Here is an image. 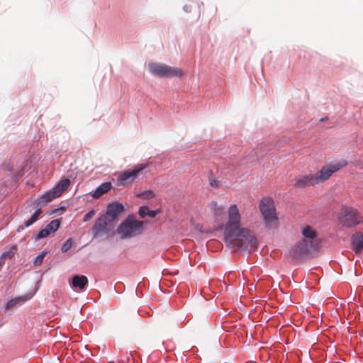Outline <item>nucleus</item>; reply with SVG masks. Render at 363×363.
I'll return each instance as SVG.
<instances>
[{
	"mask_svg": "<svg viewBox=\"0 0 363 363\" xmlns=\"http://www.w3.org/2000/svg\"><path fill=\"white\" fill-rule=\"evenodd\" d=\"M50 234H51L48 228L45 227L44 229L41 230L35 236L36 240H39L41 238H44L48 237Z\"/></svg>",
	"mask_w": 363,
	"mask_h": 363,
	"instance_id": "b1692460",
	"label": "nucleus"
},
{
	"mask_svg": "<svg viewBox=\"0 0 363 363\" xmlns=\"http://www.w3.org/2000/svg\"><path fill=\"white\" fill-rule=\"evenodd\" d=\"M159 212H160L159 210L158 211L150 210L148 206H141L139 209V216L143 218L147 216L150 218H155L158 214Z\"/></svg>",
	"mask_w": 363,
	"mask_h": 363,
	"instance_id": "a211bd4d",
	"label": "nucleus"
},
{
	"mask_svg": "<svg viewBox=\"0 0 363 363\" xmlns=\"http://www.w3.org/2000/svg\"><path fill=\"white\" fill-rule=\"evenodd\" d=\"M70 185V180L65 179L60 181L58 184L53 188V190L59 197L65 191H66Z\"/></svg>",
	"mask_w": 363,
	"mask_h": 363,
	"instance_id": "dca6fc26",
	"label": "nucleus"
},
{
	"mask_svg": "<svg viewBox=\"0 0 363 363\" xmlns=\"http://www.w3.org/2000/svg\"><path fill=\"white\" fill-rule=\"evenodd\" d=\"M347 164V162L345 160H340L333 164L323 167L316 174H314L315 177L317 179V183L318 184L327 180L334 172L341 169Z\"/></svg>",
	"mask_w": 363,
	"mask_h": 363,
	"instance_id": "423d86ee",
	"label": "nucleus"
},
{
	"mask_svg": "<svg viewBox=\"0 0 363 363\" xmlns=\"http://www.w3.org/2000/svg\"><path fill=\"white\" fill-rule=\"evenodd\" d=\"M242 217L239 208L232 204L228 210V220L223 225L224 239L227 245L233 250L254 251L257 240L254 233L241 225Z\"/></svg>",
	"mask_w": 363,
	"mask_h": 363,
	"instance_id": "f257e3e1",
	"label": "nucleus"
},
{
	"mask_svg": "<svg viewBox=\"0 0 363 363\" xmlns=\"http://www.w3.org/2000/svg\"><path fill=\"white\" fill-rule=\"evenodd\" d=\"M95 215V211L94 210H91V211H89V212H87L84 218H83V221L84 222H86L88 220H89L91 218H92V217Z\"/></svg>",
	"mask_w": 363,
	"mask_h": 363,
	"instance_id": "cd10ccee",
	"label": "nucleus"
},
{
	"mask_svg": "<svg viewBox=\"0 0 363 363\" xmlns=\"http://www.w3.org/2000/svg\"><path fill=\"white\" fill-rule=\"evenodd\" d=\"M312 241L307 239H303L296 242L291 250L292 256L297 259H301L304 255H307L312 248Z\"/></svg>",
	"mask_w": 363,
	"mask_h": 363,
	"instance_id": "1a4fd4ad",
	"label": "nucleus"
},
{
	"mask_svg": "<svg viewBox=\"0 0 363 363\" xmlns=\"http://www.w3.org/2000/svg\"><path fill=\"white\" fill-rule=\"evenodd\" d=\"M45 256V252H42L40 254H39L34 260V264L35 265H40L42 262Z\"/></svg>",
	"mask_w": 363,
	"mask_h": 363,
	"instance_id": "bb28decb",
	"label": "nucleus"
},
{
	"mask_svg": "<svg viewBox=\"0 0 363 363\" xmlns=\"http://www.w3.org/2000/svg\"><path fill=\"white\" fill-rule=\"evenodd\" d=\"M26 299L23 298V297H18V298H14V299H12L11 301H9L8 303H7V308H12L13 307L16 303H20V302H23L24 301H26Z\"/></svg>",
	"mask_w": 363,
	"mask_h": 363,
	"instance_id": "a878e982",
	"label": "nucleus"
},
{
	"mask_svg": "<svg viewBox=\"0 0 363 363\" xmlns=\"http://www.w3.org/2000/svg\"><path fill=\"white\" fill-rule=\"evenodd\" d=\"M302 233L304 236L303 239H307L308 240H311L312 242L316 236L315 232L310 226H306L304 228Z\"/></svg>",
	"mask_w": 363,
	"mask_h": 363,
	"instance_id": "aec40b11",
	"label": "nucleus"
},
{
	"mask_svg": "<svg viewBox=\"0 0 363 363\" xmlns=\"http://www.w3.org/2000/svg\"><path fill=\"white\" fill-rule=\"evenodd\" d=\"M41 213H42V211L40 208L36 210L34 212V213L32 215L30 218H29L28 220L25 221V223H24L25 227L28 228V227L30 226L31 225H33L34 223H35L38 220V218Z\"/></svg>",
	"mask_w": 363,
	"mask_h": 363,
	"instance_id": "412c9836",
	"label": "nucleus"
},
{
	"mask_svg": "<svg viewBox=\"0 0 363 363\" xmlns=\"http://www.w3.org/2000/svg\"><path fill=\"white\" fill-rule=\"evenodd\" d=\"M17 251L16 245H11L5 247V250L0 258H3V260L5 258H11Z\"/></svg>",
	"mask_w": 363,
	"mask_h": 363,
	"instance_id": "6ab92c4d",
	"label": "nucleus"
},
{
	"mask_svg": "<svg viewBox=\"0 0 363 363\" xmlns=\"http://www.w3.org/2000/svg\"><path fill=\"white\" fill-rule=\"evenodd\" d=\"M136 196L144 199H151L155 196V194L152 190H147L143 192L138 194Z\"/></svg>",
	"mask_w": 363,
	"mask_h": 363,
	"instance_id": "5701e85b",
	"label": "nucleus"
},
{
	"mask_svg": "<svg viewBox=\"0 0 363 363\" xmlns=\"http://www.w3.org/2000/svg\"><path fill=\"white\" fill-rule=\"evenodd\" d=\"M144 221H139L133 216H128L117 229L121 239L135 237L143 231Z\"/></svg>",
	"mask_w": 363,
	"mask_h": 363,
	"instance_id": "7ed1b4c3",
	"label": "nucleus"
},
{
	"mask_svg": "<svg viewBox=\"0 0 363 363\" xmlns=\"http://www.w3.org/2000/svg\"><path fill=\"white\" fill-rule=\"evenodd\" d=\"M210 184L212 186H215L216 188L219 187L220 186V182L216 180V179H211L210 181Z\"/></svg>",
	"mask_w": 363,
	"mask_h": 363,
	"instance_id": "c85d7f7f",
	"label": "nucleus"
},
{
	"mask_svg": "<svg viewBox=\"0 0 363 363\" xmlns=\"http://www.w3.org/2000/svg\"><path fill=\"white\" fill-rule=\"evenodd\" d=\"M123 210V205L121 203L115 202L107 206L106 212L104 216L116 223L118 220V216Z\"/></svg>",
	"mask_w": 363,
	"mask_h": 363,
	"instance_id": "9d476101",
	"label": "nucleus"
},
{
	"mask_svg": "<svg viewBox=\"0 0 363 363\" xmlns=\"http://www.w3.org/2000/svg\"><path fill=\"white\" fill-rule=\"evenodd\" d=\"M362 218L358 215L356 209L352 208H344L342 210V215L340 216V223L346 227H352L360 223Z\"/></svg>",
	"mask_w": 363,
	"mask_h": 363,
	"instance_id": "0eeeda50",
	"label": "nucleus"
},
{
	"mask_svg": "<svg viewBox=\"0 0 363 363\" xmlns=\"http://www.w3.org/2000/svg\"><path fill=\"white\" fill-rule=\"evenodd\" d=\"M317 183V179L314 174H308L302 177H299L296 179L294 186L297 188H305L311 186H313Z\"/></svg>",
	"mask_w": 363,
	"mask_h": 363,
	"instance_id": "9b49d317",
	"label": "nucleus"
},
{
	"mask_svg": "<svg viewBox=\"0 0 363 363\" xmlns=\"http://www.w3.org/2000/svg\"><path fill=\"white\" fill-rule=\"evenodd\" d=\"M352 250L357 253H361L363 250V233H357L352 237Z\"/></svg>",
	"mask_w": 363,
	"mask_h": 363,
	"instance_id": "ddd939ff",
	"label": "nucleus"
},
{
	"mask_svg": "<svg viewBox=\"0 0 363 363\" xmlns=\"http://www.w3.org/2000/svg\"><path fill=\"white\" fill-rule=\"evenodd\" d=\"M60 226V220L59 219H55L48 223L46 226L50 233H55Z\"/></svg>",
	"mask_w": 363,
	"mask_h": 363,
	"instance_id": "4be33fe9",
	"label": "nucleus"
},
{
	"mask_svg": "<svg viewBox=\"0 0 363 363\" xmlns=\"http://www.w3.org/2000/svg\"><path fill=\"white\" fill-rule=\"evenodd\" d=\"M58 197L55 191L52 189L45 192L40 197L38 198V204L44 206L48 202L51 201L53 199Z\"/></svg>",
	"mask_w": 363,
	"mask_h": 363,
	"instance_id": "2eb2a0df",
	"label": "nucleus"
},
{
	"mask_svg": "<svg viewBox=\"0 0 363 363\" xmlns=\"http://www.w3.org/2000/svg\"><path fill=\"white\" fill-rule=\"evenodd\" d=\"M259 207L265 227L269 229L277 228L279 225V218L276 215V208L272 199L269 197L262 199Z\"/></svg>",
	"mask_w": 363,
	"mask_h": 363,
	"instance_id": "f03ea898",
	"label": "nucleus"
},
{
	"mask_svg": "<svg viewBox=\"0 0 363 363\" xmlns=\"http://www.w3.org/2000/svg\"><path fill=\"white\" fill-rule=\"evenodd\" d=\"M116 223L106 217L104 215L99 217L95 222L92 228L94 237L101 235H111L113 233V230Z\"/></svg>",
	"mask_w": 363,
	"mask_h": 363,
	"instance_id": "39448f33",
	"label": "nucleus"
},
{
	"mask_svg": "<svg viewBox=\"0 0 363 363\" xmlns=\"http://www.w3.org/2000/svg\"><path fill=\"white\" fill-rule=\"evenodd\" d=\"M209 208H211V210L213 211L215 216H216V217L223 216L225 212V206H223L220 204H218V203L217 201H211L209 203Z\"/></svg>",
	"mask_w": 363,
	"mask_h": 363,
	"instance_id": "f3484780",
	"label": "nucleus"
},
{
	"mask_svg": "<svg viewBox=\"0 0 363 363\" xmlns=\"http://www.w3.org/2000/svg\"><path fill=\"white\" fill-rule=\"evenodd\" d=\"M147 164H140L135 167L132 170H127L121 172L118 178V185L125 186L131 184L137 178L138 174L147 167Z\"/></svg>",
	"mask_w": 363,
	"mask_h": 363,
	"instance_id": "6e6552de",
	"label": "nucleus"
},
{
	"mask_svg": "<svg viewBox=\"0 0 363 363\" xmlns=\"http://www.w3.org/2000/svg\"><path fill=\"white\" fill-rule=\"evenodd\" d=\"M112 187V184L109 182L102 183L92 193L91 196L94 199H99L104 194L107 193Z\"/></svg>",
	"mask_w": 363,
	"mask_h": 363,
	"instance_id": "4468645a",
	"label": "nucleus"
},
{
	"mask_svg": "<svg viewBox=\"0 0 363 363\" xmlns=\"http://www.w3.org/2000/svg\"><path fill=\"white\" fill-rule=\"evenodd\" d=\"M89 281L84 275H74L72 279L71 285L74 289L84 291L88 285Z\"/></svg>",
	"mask_w": 363,
	"mask_h": 363,
	"instance_id": "f8f14e48",
	"label": "nucleus"
},
{
	"mask_svg": "<svg viewBox=\"0 0 363 363\" xmlns=\"http://www.w3.org/2000/svg\"><path fill=\"white\" fill-rule=\"evenodd\" d=\"M4 264H5V261L3 260V258H0V269L4 265Z\"/></svg>",
	"mask_w": 363,
	"mask_h": 363,
	"instance_id": "c756f323",
	"label": "nucleus"
},
{
	"mask_svg": "<svg viewBox=\"0 0 363 363\" xmlns=\"http://www.w3.org/2000/svg\"><path fill=\"white\" fill-rule=\"evenodd\" d=\"M149 68L152 74L160 77H181L183 74L181 69L164 64L150 63Z\"/></svg>",
	"mask_w": 363,
	"mask_h": 363,
	"instance_id": "20e7f679",
	"label": "nucleus"
},
{
	"mask_svg": "<svg viewBox=\"0 0 363 363\" xmlns=\"http://www.w3.org/2000/svg\"><path fill=\"white\" fill-rule=\"evenodd\" d=\"M73 244V241L72 240V238H69L68 239L62 246L61 247V251L62 252H67L72 247Z\"/></svg>",
	"mask_w": 363,
	"mask_h": 363,
	"instance_id": "393cba45",
	"label": "nucleus"
}]
</instances>
